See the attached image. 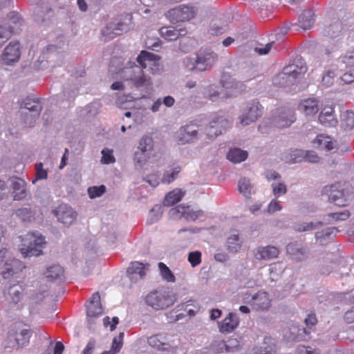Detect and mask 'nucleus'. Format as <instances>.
I'll list each match as a JSON object with an SVG mask.
<instances>
[{"mask_svg":"<svg viewBox=\"0 0 354 354\" xmlns=\"http://www.w3.org/2000/svg\"><path fill=\"white\" fill-rule=\"evenodd\" d=\"M140 66L135 62H129V66L122 70L126 80L132 82L138 88H149L152 85L150 77H147L142 68H149L152 74H159L162 71V65L160 63V57L152 53L142 50L136 58Z\"/></svg>","mask_w":354,"mask_h":354,"instance_id":"nucleus-1","label":"nucleus"},{"mask_svg":"<svg viewBox=\"0 0 354 354\" xmlns=\"http://www.w3.org/2000/svg\"><path fill=\"white\" fill-rule=\"evenodd\" d=\"M220 84L221 91H217L213 86H208L205 89L204 97L212 102L221 98H226L234 95L242 90L243 84L236 82L229 73H223L221 75Z\"/></svg>","mask_w":354,"mask_h":354,"instance_id":"nucleus-2","label":"nucleus"},{"mask_svg":"<svg viewBox=\"0 0 354 354\" xmlns=\"http://www.w3.org/2000/svg\"><path fill=\"white\" fill-rule=\"evenodd\" d=\"M9 251L6 248L0 250V273L5 279H24L26 275L23 270L26 268L24 263L15 258L8 259Z\"/></svg>","mask_w":354,"mask_h":354,"instance_id":"nucleus-3","label":"nucleus"},{"mask_svg":"<svg viewBox=\"0 0 354 354\" xmlns=\"http://www.w3.org/2000/svg\"><path fill=\"white\" fill-rule=\"evenodd\" d=\"M176 301V295L166 289L153 290L145 297V304L156 310L167 308Z\"/></svg>","mask_w":354,"mask_h":354,"instance_id":"nucleus-4","label":"nucleus"},{"mask_svg":"<svg viewBox=\"0 0 354 354\" xmlns=\"http://www.w3.org/2000/svg\"><path fill=\"white\" fill-rule=\"evenodd\" d=\"M31 334L28 326L21 323L14 324L8 332L6 347L17 349L25 346L28 344Z\"/></svg>","mask_w":354,"mask_h":354,"instance_id":"nucleus-5","label":"nucleus"},{"mask_svg":"<svg viewBox=\"0 0 354 354\" xmlns=\"http://www.w3.org/2000/svg\"><path fill=\"white\" fill-rule=\"evenodd\" d=\"M20 251L24 257L39 256L45 245L44 238L37 233L28 232L21 239Z\"/></svg>","mask_w":354,"mask_h":354,"instance_id":"nucleus-6","label":"nucleus"},{"mask_svg":"<svg viewBox=\"0 0 354 354\" xmlns=\"http://www.w3.org/2000/svg\"><path fill=\"white\" fill-rule=\"evenodd\" d=\"M317 319L314 313H309L304 319V324L307 328H299L296 324H292L290 328V335L288 338L295 342L307 340L310 337L312 330H314L317 324Z\"/></svg>","mask_w":354,"mask_h":354,"instance_id":"nucleus-7","label":"nucleus"},{"mask_svg":"<svg viewBox=\"0 0 354 354\" xmlns=\"http://www.w3.org/2000/svg\"><path fill=\"white\" fill-rule=\"evenodd\" d=\"M216 59L217 55L214 52H203L197 55L196 59L186 58L184 64L188 71H203L211 66Z\"/></svg>","mask_w":354,"mask_h":354,"instance_id":"nucleus-8","label":"nucleus"},{"mask_svg":"<svg viewBox=\"0 0 354 354\" xmlns=\"http://www.w3.org/2000/svg\"><path fill=\"white\" fill-rule=\"evenodd\" d=\"M348 187L347 183L339 182L330 186H325L323 192L328 196V200L331 203L339 207H344L348 201L346 196Z\"/></svg>","mask_w":354,"mask_h":354,"instance_id":"nucleus-9","label":"nucleus"},{"mask_svg":"<svg viewBox=\"0 0 354 354\" xmlns=\"http://www.w3.org/2000/svg\"><path fill=\"white\" fill-rule=\"evenodd\" d=\"M196 15V10L191 6H179L170 9L165 14L167 19L171 23L189 21Z\"/></svg>","mask_w":354,"mask_h":354,"instance_id":"nucleus-10","label":"nucleus"},{"mask_svg":"<svg viewBox=\"0 0 354 354\" xmlns=\"http://www.w3.org/2000/svg\"><path fill=\"white\" fill-rule=\"evenodd\" d=\"M230 125V122L223 116L215 115L205 127L207 136L212 139L221 134Z\"/></svg>","mask_w":354,"mask_h":354,"instance_id":"nucleus-11","label":"nucleus"},{"mask_svg":"<svg viewBox=\"0 0 354 354\" xmlns=\"http://www.w3.org/2000/svg\"><path fill=\"white\" fill-rule=\"evenodd\" d=\"M21 109H25L28 112H25L26 122L29 121L30 125L35 122V119L39 117L42 109L41 104L38 100H32L28 97L21 103Z\"/></svg>","mask_w":354,"mask_h":354,"instance_id":"nucleus-12","label":"nucleus"},{"mask_svg":"<svg viewBox=\"0 0 354 354\" xmlns=\"http://www.w3.org/2000/svg\"><path fill=\"white\" fill-rule=\"evenodd\" d=\"M263 107L257 101L248 103L243 115L240 117V122L243 125H248L255 122L262 115Z\"/></svg>","mask_w":354,"mask_h":354,"instance_id":"nucleus-13","label":"nucleus"},{"mask_svg":"<svg viewBox=\"0 0 354 354\" xmlns=\"http://www.w3.org/2000/svg\"><path fill=\"white\" fill-rule=\"evenodd\" d=\"M26 288V284L24 283L22 281H18L17 283L10 286L8 293L11 301L17 304L26 299L33 300L35 299L34 295L32 294L29 295Z\"/></svg>","mask_w":354,"mask_h":354,"instance_id":"nucleus-14","label":"nucleus"},{"mask_svg":"<svg viewBox=\"0 0 354 354\" xmlns=\"http://www.w3.org/2000/svg\"><path fill=\"white\" fill-rule=\"evenodd\" d=\"M277 115L274 118V126L277 128H286L296 120L295 111L288 107H280L277 110Z\"/></svg>","mask_w":354,"mask_h":354,"instance_id":"nucleus-15","label":"nucleus"},{"mask_svg":"<svg viewBox=\"0 0 354 354\" xmlns=\"http://www.w3.org/2000/svg\"><path fill=\"white\" fill-rule=\"evenodd\" d=\"M169 214L176 218H184L187 221H195L203 216V212L201 210H194L189 206L180 205L171 209Z\"/></svg>","mask_w":354,"mask_h":354,"instance_id":"nucleus-16","label":"nucleus"},{"mask_svg":"<svg viewBox=\"0 0 354 354\" xmlns=\"http://www.w3.org/2000/svg\"><path fill=\"white\" fill-rule=\"evenodd\" d=\"M86 316L89 324L94 322L95 318L102 314V307L100 304V295L99 292L93 293L90 300L86 304Z\"/></svg>","mask_w":354,"mask_h":354,"instance_id":"nucleus-17","label":"nucleus"},{"mask_svg":"<svg viewBox=\"0 0 354 354\" xmlns=\"http://www.w3.org/2000/svg\"><path fill=\"white\" fill-rule=\"evenodd\" d=\"M21 56L20 44L18 41H11L6 47L1 55L3 64L11 65L19 61Z\"/></svg>","mask_w":354,"mask_h":354,"instance_id":"nucleus-18","label":"nucleus"},{"mask_svg":"<svg viewBox=\"0 0 354 354\" xmlns=\"http://www.w3.org/2000/svg\"><path fill=\"white\" fill-rule=\"evenodd\" d=\"M149 264L139 261L131 262L127 268V276L132 282H137L145 278L149 270Z\"/></svg>","mask_w":354,"mask_h":354,"instance_id":"nucleus-19","label":"nucleus"},{"mask_svg":"<svg viewBox=\"0 0 354 354\" xmlns=\"http://www.w3.org/2000/svg\"><path fill=\"white\" fill-rule=\"evenodd\" d=\"M197 134L198 127L194 122H190L179 129L178 142L180 144L192 142L197 138Z\"/></svg>","mask_w":354,"mask_h":354,"instance_id":"nucleus-20","label":"nucleus"},{"mask_svg":"<svg viewBox=\"0 0 354 354\" xmlns=\"http://www.w3.org/2000/svg\"><path fill=\"white\" fill-rule=\"evenodd\" d=\"M254 309L258 311L268 310L272 306V300L268 292L259 291L252 297L250 303Z\"/></svg>","mask_w":354,"mask_h":354,"instance_id":"nucleus-21","label":"nucleus"},{"mask_svg":"<svg viewBox=\"0 0 354 354\" xmlns=\"http://www.w3.org/2000/svg\"><path fill=\"white\" fill-rule=\"evenodd\" d=\"M298 110L305 115H314L319 110V101L315 97L301 100L297 106Z\"/></svg>","mask_w":354,"mask_h":354,"instance_id":"nucleus-22","label":"nucleus"},{"mask_svg":"<svg viewBox=\"0 0 354 354\" xmlns=\"http://www.w3.org/2000/svg\"><path fill=\"white\" fill-rule=\"evenodd\" d=\"M54 214L58 220L66 225H70L76 219L77 214L73 209L66 205H59L54 210Z\"/></svg>","mask_w":354,"mask_h":354,"instance_id":"nucleus-23","label":"nucleus"},{"mask_svg":"<svg viewBox=\"0 0 354 354\" xmlns=\"http://www.w3.org/2000/svg\"><path fill=\"white\" fill-rule=\"evenodd\" d=\"M319 121L326 127H335L338 120L335 114L334 107L333 106H325L319 115Z\"/></svg>","mask_w":354,"mask_h":354,"instance_id":"nucleus-24","label":"nucleus"},{"mask_svg":"<svg viewBox=\"0 0 354 354\" xmlns=\"http://www.w3.org/2000/svg\"><path fill=\"white\" fill-rule=\"evenodd\" d=\"M284 68L292 84L297 80L301 78L307 71V67L302 62H300L299 64H290L285 66Z\"/></svg>","mask_w":354,"mask_h":354,"instance_id":"nucleus-25","label":"nucleus"},{"mask_svg":"<svg viewBox=\"0 0 354 354\" xmlns=\"http://www.w3.org/2000/svg\"><path fill=\"white\" fill-rule=\"evenodd\" d=\"M239 324L238 316L230 313L219 324V330L222 333H229L236 329Z\"/></svg>","mask_w":354,"mask_h":354,"instance_id":"nucleus-26","label":"nucleus"},{"mask_svg":"<svg viewBox=\"0 0 354 354\" xmlns=\"http://www.w3.org/2000/svg\"><path fill=\"white\" fill-rule=\"evenodd\" d=\"M279 251L274 246L259 247L254 252V257L258 260H269L278 257Z\"/></svg>","mask_w":354,"mask_h":354,"instance_id":"nucleus-27","label":"nucleus"},{"mask_svg":"<svg viewBox=\"0 0 354 354\" xmlns=\"http://www.w3.org/2000/svg\"><path fill=\"white\" fill-rule=\"evenodd\" d=\"M147 342L149 346L158 350L169 351L171 347L167 336L162 334H156L149 337Z\"/></svg>","mask_w":354,"mask_h":354,"instance_id":"nucleus-28","label":"nucleus"},{"mask_svg":"<svg viewBox=\"0 0 354 354\" xmlns=\"http://www.w3.org/2000/svg\"><path fill=\"white\" fill-rule=\"evenodd\" d=\"M161 36L168 41H174L178 38L180 36H183L187 34L185 28H177L176 27H162L160 29Z\"/></svg>","mask_w":354,"mask_h":354,"instance_id":"nucleus-29","label":"nucleus"},{"mask_svg":"<svg viewBox=\"0 0 354 354\" xmlns=\"http://www.w3.org/2000/svg\"><path fill=\"white\" fill-rule=\"evenodd\" d=\"M181 166L177 163L174 162L170 167L169 169L166 170L161 178V182L165 184H169L174 181L179 173L181 171Z\"/></svg>","mask_w":354,"mask_h":354,"instance_id":"nucleus-30","label":"nucleus"},{"mask_svg":"<svg viewBox=\"0 0 354 354\" xmlns=\"http://www.w3.org/2000/svg\"><path fill=\"white\" fill-rule=\"evenodd\" d=\"M12 187L14 200L19 201L26 197V183L24 180L16 178L12 181Z\"/></svg>","mask_w":354,"mask_h":354,"instance_id":"nucleus-31","label":"nucleus"},{"mask_svg":"<svg viewBox=\"0 0 354 354\" xmlns=\"http://www.w3.org/2000/svg\"><path fill=\"white\" fill-rule=\"evenodd\" d=\"M313 142L315 147L321 150L330 151L333 149L335 146V143L332 139L324 135L317 136Z\"/></svg>","mask_w":354,"mask_h":354,"instance_id":"nucleus-32","label":"nucleus"},{"mask_svg":"<svg viewBox=\"0 0 354 354\" xmlns=\"http://www.w3.org/2000/svg\"><path fill=\"white\" fill-rule=\"evenodd\" d=\"M185 192L176 188L166 194L163 200L165 206L170 207L179 202L185 195Z\"/></svg>","mask_w":354,"mask_h":354,"instance_id":"nucleus-33","label":"nucleus"},{"mask_svg":"<svg viewBox=\"0 0 354 354\" xmlns=\"http://www.w3.org/2000/svg\"><path fill=\"white\" fill-rule=\"evenodd\" d=\"M123 23H118L116 26L111 24L110 26L104 28L102 31V35L104 37V40L111 39L117 35H120L123 32Z\"/></svg>","mask_w":354,"mask_h":354,"instance_id":"nucleus-34","label":"nucleus"},{"mask_svg":"<svg viewBox=\"0 0 354 354\" xmlns=\"http://www.w3.org/2000/svg\"><path fill=\"white\" fill-rule=\"evenodd\" d=\"M314 13L312 10H304L299 17V26L303 30L310 29L314 24Z\"/></svg>","mask_w":354,"mask_h":354,"instance_id":"nucleus-35","label":"nucleus"},{"mask_svg":"<svg viewBox=\"0 0 354 354\" xmlns=\"http://www.w3.org/2000/svg\"><path fill=\"white\" fill-rule=\"evenodd\" d=\"M247 157L248 152L238 148L231 149L227 154V158L234 163L244 161Z\"/></svg>","mask_w":354,"mask_h":354,"instance_id":"nucleus-36","label":"nucleus"},{"mask_svg":"<svg viewBox=\"0 0 354 354\" xmlns=\"http://www.w3.org/2000/svg\"><path fill=\"white\" fill-rule=\"evenodd\" d=\"M287 252L295 261H301L306 257L305 251L299 248L297 243H290L287 245Z\"/></svg>","mask_w":354,"mask_h":354,"instance_id":"nucleus-37","label":"nucleus"},{"mask_svg":"<svg viewBox=\"0 0 354 354\" xmlns=\"http://www.w3.org/2000/svg\"><path fill=\"white\" fill-rule=\"evenodd\" d=\"M341 126L345 130H351L354 127V112L344 111L340 115Z\"/></svg>","mask_w":354,"mask_h":354,"instance_id":"nucleus-38","label":"nucleus"},{"mask_svg":"<svg viewBox=\"0 0 354 354\" xmlns=\"http://www.w3.org/2000/svg\"><path fill=\"white\" fill-rule=\"evenodd\" d=\"M227 250L229 252L236 253L242 247V241L239 234H232L227 239Z\"/></svg>","mask_w":354,"mask_h":354,"instance_id":"nucleus-39","label":"nucleus"},{"mask_svg":"<svg viewBox=\"0 0 354 354\" xmlns=\"http://www.w3.org/2000/svg\"><path fill=\"white\" fill-rule=\"evenodd\" d=\"M289 78L288 73H286V70L283 68L281 72L279 73L273 77V84L279 87H283L293 84Z\"/></svg>","mask_w":354,"mask_h":354,"instance_id":"nucleus-40","label":"nucleus"},{"mask_svg":"<svg viewBox=\"0 0 354 354\" xmlns=\"http://www.w3.org/2000/svg\"><path fill=\"white\" fill-rule=\"evenodd\" d=\"M64 275V269L59 265L50 266L46 271V277L50 281L62 279Z\"/></svg>","mask_w":354,"mask_h":354,"instance_id":"nucleus-41","label":"nucleus"},{"mask_svg":"<svg viewBox=\"0 0 354 354\" xmlns=\"http://www.w3.org/2000/svg\"><path fill=\"white\" fill-rule=\"evenodd\" d=\"M160 276L162 279L167 282L174 283L176 281V277L173 272L171 271L169 268L162 262H160L158 264Z\"/></svg>","mask_w":354,"mask_h":354,"instance_id":"nucleus-42","label":"nucleus"},{"mask_svg":"<svg viewBox=\"0 0 354 354\" xmlns=\"http://www.w3.org/2000/svg\"><path fill=\"white\" fill-rule=\"evenodd\" d=\"M180 310H184L187 312V315L189 317L194 316L198 310L199 306L194 300H189L178 306Z\"/></svg>","mask_w":354,"mask_h":354,"instance_id":"nucleus-43","label":"nucleus"},{"mask_svg":"<svg viewBox=\"0 0 354 354\" xmlns=\"http://www.w3.org/2000/svg\"><path fill=\"white\" fill-rule=\"evenodd\" d=\"M153 147V140L151 137L149 136H143L139 142L138 149L142 152H147L152 150Z\"/></svg>","mask_w":354,"mask_h":354,"instance_id":"nucleus-44","label":"nucleus"},{"mask_svg":"<svg viewBox=\"0 0 354 354\" xmlns=\"http://www.w3.org/2000/svg\"><path fill=\"white\" fill-rule=\"evenodd\" d=\"M16 215L23 221H30L34 217V213L29 205L17 209L16 210Z\"/></svg>","mask_w":354,"mask_h":354,"instance_id":"nucleus-45","label":"nucleus"},{"mask_svg":"<svg viewBox=\"0 0 354 354\" xmlns=\"http://www.w3.org/2000/svg\"><path fill=\"white\" fill-rule=\"evenodd\" d=\"M251 184L246 178L241 179L239 182V192L245 196L249 197L251 194Z\"/></svg>","mask_w":354,"mask_h":354,"instance_id":"nucleus-46","label":"nucleus"},{"mask_svg":"<svg viewBox=\"0 0 354 354\" xmlns=\"http://www.w3.org/2000/svg\"><path fill=\"white\" fill-rule=\"evenodd\" d=\"M297 153H300L302 156V159H299L297 161L304 160L309 162H319V158L315 151H297Z\"/></svg>","mask_w":354,"mask_h":354,"instance_id":"nucleus-47","label":"nucleus"},{"mask_svg":"<svg viewBox=\"0 0 354 354\" xmlns=\"http://www.w3.org/2000/svg\"><path fill=\"white\" fill-rule=\"evenodd\" d=\"M322 225L321 222H317L315 223H297L295 225L294 228L297 232H306L315 229L318 225Z\"/></svg>","mask_w":354,"mask_h":354,"instance_id":"nucleus-48","label":"nucleus"},{"mask_svg":"<svg viewBox=\"0 0 354 354\" xmlns=\"http://www.w3.org/2000/svg\"><path fill=\"white\" fill-rule=\"evenodd\" d=\"M101 162L106 165L115 162V158L113 156V151L106 148L102 149Z\"/></svg>","mask_w":354,"mask_h":354,"instance_id":"nucleus-49","label":"nucleus"},{"mask_svg":"<svg viewBox=\"0 0 354 354\" xmlns=\"http://www.w3.org/2000/svg\"><path fill=\"white\" fill-rule=\"evenodd\" d=\"M35 178L32 180V183H35L37 180H45L48 178V172L43 168V164L41 162L35 165Z\"/></svg>","mask_w":354,"mask_h":354,"instance_id":"nucleus-50","label":"nucleus"},{"mask_svg":"<svg viewBox=\"0 0 354 354\" xmlns=\"http://www.w3.org/2000/svg\"><path fill=\"white\" fill-rule=\"evenodd\" d=\"M13 33V28L0 27V47L6 42Z\"/></svg>","mask_w":354,"mask_h":354,"instance_id":"nucleus-51","label":"nucleus"},{"mask_svg":"<svg viewBox=\"0 0 354 354\" xmlns=\"http://www.w3.org/2000/svg\"><path fill=\"white\" fill-rule=\"evenodd\" d=\"M123 337L124 333H120L118 337L113 338L111 348L112 353L116 354L120 351L123 344Z\"/></svg>","mask_w":354,"mask_h":354,"instance_id":"nucleus-52","label":"nucleus"},{"mask_svg":"<svg viewBox=\"0 0 354 354\" xmlns=\"http://www.w3.org/2000/svg\"><path fill=\"white\" fill-rule=\"evenodd\" d=\"M106 191L104 185L93 186L88 189V194L91 198H94L102 196Z\"/></svg>","mask_w":354,"mask_h":354,"instance_id":"nucleus-53","label":"nucleus"},{"mask_svg":"<svg viewBox=\"0 0 354 354\" xmlns=\"http://www.w3.org/2000/svg\"><path fill=\"white\" fill-rule=\"evenodd\" d=\"M201 252L199 251L191 252L188 254V261L192 267H196L201 263Z\"/></svg>","mask_w":354,"mask_h":354,"instance_id":"nucleus-54","label":"nucleus"},{"mask_svg":"<svg viewBox=\"0 0 354 354\" xmlns=\"http://www.w3.org/2000/svg\"><path fill=\"white\" fill-rule=\"evenodd\" d=\"M338 230L335 227H328L320 232L316 233L317 239L320 240V243L322 244L323 241L329 237L334 232H337Z\"/></svg>","mask_w":354,"mask_h":354,"instance_id":"nucleus-55","label":"nucleus"},{"mask_svg":"<svg viewBox=\"0 0 354 354\" xmlns=\"http://www.w3.org/2000/svg\"><path fill=\"white\" fill-rule=\"evenodd\" d=\"M333 221H345L350 216V212L348 210H344L337 212L330 213L328 215Z\"/></svg>","mask_w":354,"mask_h":354,"instance_id":"nucleus-56","label":"nucleus"},{"mask_svg":"<svg viewBox=\"0 0 354 354\" xmlns=\"http://www.w3.org/2000/svg\"><path fill=\"white\" fill-rule=\"evenodd\" d=\"M272 187L273 194L277 198L283 194H285L287 192V188L284 183L272 184Z\"/></svg>","mask_w":354,"mask_h":354,"instance_id":"nucleus-57","label":"nucleus"},{"mask_svg":"<svg viewBox=\"0 0 354 354\" xmlns=\"http://www.w3.org/2000/svg\"><path fill=\"white\" fill-rule=\"evenodd\" d=\"M149 158V156L146 152H142L138 149L136 151L134 155V160L140 165L145 164L148 161Z\"/></svg>","mask_w":354,"mask_h":354,"instance_id":"nucleus-58","label":"nucleus"},{"mask_svg":"<svg viewBox=\"0 0 354 354\" xmlns=\"http://www.w3.org/2000/svg\"><path fill=\"white\" fill-rule=\"evenodd\" d=\"M274 42H269L266 45H260L254 48V51L260 55H267L272 48Z\"/></svg>","mask_w":354,"mask_h":354,"instance_id":"nucleus-59","label":"nucleus"},{"mask_svg":"<svg viewBox=\"0 0 354 354\" xmlns=\"http://www.w3.org/2000/svg\"><path fill=\"white\" fill-rule=\"evenodd\" d=\"M281 209V206L279 203L276 200H272L268 205L267 211L269 213H274L277 211H279Z\"/></svg>","mask_w":354,"mask_h":354,"instance_id":"nucleus-60","label":"nucleus"},{"mask_svg":"<svg viewBox=\"0 0 354 354\" xmlns=\"http://www.w3.org/2000/svg\"><path fill=\"white\" fill-rule=\"evenodd\" d=\"M119 323V319L118 317H114L112 318V320H111V322H109V317H106L105 318H104V324L105 326H107L108 324L110 325V330L111 331L114 330L116 328V326Z\"/></svg>","mask_w":354,"mask_h":354,"instance_id":"nucleus-61","label":"nucleus"},{"mask_svg":"<svg viewBox=\"0 0 354 354\" xmlns=\"http://www.w3.org/2000/svg\"><path fill=\"white\" fill-rule=\"evenodd\" d=\"M8 18L10 19V21L15 25L18 24L19 26H21L23 23V20L19 17V15L16 12H11L8 15Z\"/></svg>","mask_w":354,"mask_h":354,"instance_id":"nucleus-62","label":"nucleus"},{"mask_svg":"<svg viewBox=\"0 0 354 354\" xmlns=\"http://www.w3.org/2000/svg\"><path fill=\"white\" fill-rule=\"evenodd\" d=\"M344 319L347 324L354 322V306L345 313Z\"/></svg>","mask_w":354,"mask_h":354,"instance_id":"nucleus-63","label":"nucleus"},{"mask_svg":"<svg viewBox=\"0 0 354 354\" xmlns=\"http://www.w3.org/2000/svg\"><path fill=\"white\" fill-rule=\"evenodd\" d=\"M265 343H268L270 344L264 348V353L263 354H271L275 347V345L272 343V339L270 337H267L265 338Z\"/></svg>","mask_w":354,"mask_h":354,"instance_id":"nucleus-64","label":"nucleus"}]
</instances>
